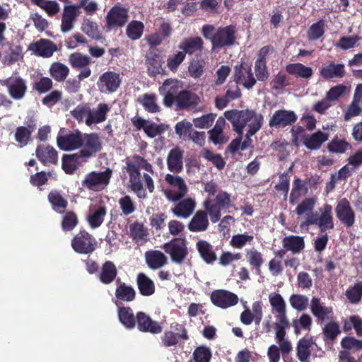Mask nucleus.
<instances>
[{
	"label": "nucleus",
	"instance_id": "obj_1",
	"mask_svg": "<svg viewBox=\"0 0 362 362\" xmlns=\"http://www.w3.org/2000/svg\"><path fill=\"white\" fill-rule=\"evenodd\" d=\"M225 117L230 122L233 130L241 136L243 129L248 125L249 130L246 133L245 139L241 141V150L245 151L253 147L251 136L255 135L261 128L263 124L264 117L262 114L256 112L253 110H230L224 112Z\"/></svg>",
	"mask_w": 362,
	"mask_h": 362
},
{
	"label": "nucleus",
	"instance_id": "obj_2",
	"mask_svg": "<svg viewBox=\"0 0 362 362\" xmlns=\"http://www.w3.org/2000/svg\"><path fill=\"white\" fill-rule=\"evenodd\" d=\"M90 140L95 145V151L102 150V142L97 133L83 134L78 129L74 131H60L57 137L58 147L65 151L87 148V142Z\"/></svg>",
	"mask_w": 362,
	"mask_h": 362
},
{
	"label": "nucleus",
	"instance_id": "obj_3",
	"mask_svg": "<svg viewBox=\"0 0 362 362\" xmlns=\"http://www.w3.org/2000/svg\"><path fill=\"white\" fill-rule=\"evenodd\" d=\"M140 168L146 171L153 173V166L144 158L134 155L132 160L127 161L126 170L129 176V184L131 189L136 193L139 199H146L147 194L144 189L143 184L141 180V175Z\"/></svg>",
	"mask_w": 362,
	"mask_h": 362
},
{
	"label": "nucleus",
	"instance_id": "obj_4",
	"mask_svg": "<svg viewBox=\"0 0 362 362\" xmlns=\"http://www.w3.org/2000/svg\"><path fill=\"white\" fill-rule=\"evenodd\" d=\"M95 145L88 140L87 148H81L78 152L72 154H64L62 158V168L66 174L72 175L83 163L99 151H95Z\"/></svg>",
	"mask_w": 362,
	"mask_h": 362
},
{
	"label": "nucleus",
	"instance_id": "obj_5",
	"mask_svg": "<svg viewBox=\"0 0 362 362\" xmlns=\"http://www.w3.org/2000/svg\"><path fill=\"white\" fill-rule=\"evenodd\" d=\"M204 207L208 211L212 223H217L221 216V209H229L235 207L230 199V194L225 191H220L215 198V203L207 199L204 202Z\"/></svg>",
	"mask_w": 362,
	"mask_h": 362
},
{
	"label": "nucleus",
	"instance_id": "obj_6",
	"mask_svg": "<svg viewBox=\"0 0 362 362\" xmlns=\"http://www.w3.org/2000/svg\"><path fill=\"white\" fill-rule=\"evenodd\" d=\"M112 170L107 168L104 171H91L87 173L81 181L83 187L93 192L103 190L110 183Z\"/></svg>",
	"mask_w": 362,
	"mask_h": 362
},
{
	"label": "nucleus",
	"instance_id": "obj_7",
	"mask_svg": "<svg viewBox=\"0 0 362 362\" xmlns=\"http://www.w3.org/2000/svg\"><path fill=\"white\" fill-rule=\"evenodd\" d=\"M320 216L317 213H312L308 216L304 225H317L320 228L321 233L327 230L333 229L334 227V218L332 215V206L330 204H325L319 209Z\"/></svg>",
	"mask_w": 362,
	"mask_h": 362
},
{
	"label": "nucleus",
	"instance_id": "obj_8",
	"mask_svg": "<svg viewBox=\"0 0 362 362\" xmlns=\"http://www.w3.org/2000/svg\"><path fill=\"white\" fill-rule=\"evenodd\" d=\"M163 248L170 256L172 261L176 264L183 263L189 253L185 238H175L165 243Z\"/></svg>",
	"mask_w": 362,
	"mask_h": 362
},
{
	"label": "nucleus",
	"instance_id": "obj_9",
	"mask_svg": "<svg viewBox=\"0 0 362 362\" xmlns=\"http://www.w3.org/2000/svg\"><path fill=\"white\" fill-rule=\"evenodd\" d=\"M71 245L76 252L88 255L95 251L96 240L88 231L81 230L74 235Z\"/></svg>",
	"mask_w": 362,
	"mask_h": 362
},
{
	"label": "nucleus",
	"instance_id": "obj_10",
	"mask_svg": "<svg viewBox=\"0 0 362 362\" xmlns=\"http://www.w3.org/2000/svg\"><path fill=\"white\" fill-rule=\"evenodd\" d=\"M340 344L343 349L339 352V361L341 362H358L352 354L362 350V340L346 336L342 338Z\"/></svg>",
	"mask_w": 362,
	"mask_h": 362
},
{
	"label": "nucleus",
	"instance_id": "obj_11",
	"mask_svg": "<svg viewBox=\"0 0 362 362\" xmlns=\"http://www.w3.org/2000/svg\"><path fill=\"white\" fill-rule=\"evenodd\" d=\"M128 19V9L120 5H115L110 9L105 16V28L109 30L122 28L125 25Z\"/></svg>",
	"mask_w": 362,
	"mask_h": 362
},
{
	"label": "nucleus",
	"instance_id": "obj_12",
	"mask_svg": "<svg viewBox=\"0 0 362 362\" xmlns=\"http://www.w3.org/2000/svg\"><path fill=\"white\" fill-rule=\"evenodd\" d=\"M236 28L230 25L218 28L214 33L212 49H221L233 45L236 40Z\"/></svg>",
	"mask_w": 362,
	"mask_h": 362
},
{
	"label": "nucleus",
	"instance_id": "obj_13",
	"mask_svg": "<svg viewBox=\"0 0 362 362\" xmlns=\"http://www.w3.org/2000/svg\"><path fill=\"white\" fill-rule=\"evenodd\" d=\"M335 214L338 220L346 228L354 226L356 214L346 198H342L337 202Z\"/></svg>",
	"mask_w": 362,
	"mask_h": 362
},
{
	"label": "nucleus",
	"instance_id": "obj_14",
	"mask_svg": "<svg viewBox=\"0 0 362 362\" xmlns=\"http://www.w3.org/2000/svg\"><path fill=\"white\" fill-rule=\"evenodd\" d=\"M181 86L180 82L177 79L168 78L163 85L159 87V93L164 96L163 104L165 107H171L175 102L176 97L178 95Z\"/></svg>",
	"mask_w": 362,
	"mask_h": 362
},
{
	"label": "nucleus",
	"instance_id": "obj_15",
	"mask_svg": "<svg viewBox=\"0 0 362 362\" xmlns=\"http://www.w3.org/2000/svg\"><path fill=\"white\" fill-rule=\"evenodd\" d=\"M165 181L170 187L178 189V192L174 194H173L170 190H166L165 194L168 199L174 202L178 201L183 198L187 193L188 187L182 177L168 173L165 176Z\"/></svg>",
	"mask_w": 362,
	"mask_h": 362
},
{
	"label": "nucleus",
	"instance_id": "obj_16",
	"mask_svg": "<svg viewBox=\"0 0 362 362\" xmlns=\"http://www.w3.org/2000/svg\"><path fill=\"white\" fill-rule=\"evenodd\" d=\"M297 119L298 117L294 111L281 109L274 112L269 119V125L276 129L284 128L293 124Z\"/></svg>",
	"mask_w": 362,
	"mask_h": 362
},
{
	"label": "nucleus",
	"instance_id": "obj_17",
	"mask_svg": "<svg viewBox=\"0 0 362 362\" xmlns=\"http://www.w3.org/2000/svg\"><path fill=\"white\" fill-rule=\"evenodd\" d=\"M210 298L214 305L222 309L234 306L238 303V297L236 294L224 289L214 290Z\"/></svg>",
	"mask_w": 362,
	"mask_h": 362
},
{
	"label": "nucleus",
	"instance_id": "obj_18",
	"mask_svg": "<svg viewBox=\"0 0 362 362\" xmlns=\"http://www.w3.org/2000/svg\"><path fill=\"white\" fill-rule=\"evenodd\" d=\"M136 325H137L138 329L141 332H149L156 334H160L163 330V327L159 322L153 320L144 312H138L136 315Z\"/></svg>",
	"mask_w": 362,
	"mask_h": 362
},
{
	"label": "nucleus",
	"instance_id": "obj_19",
	"mask_svg": "<svg viewBox=\"0 0 362 362\" xmlns=\"http://www.w3.org/2000/svg\"><path fill=\"white\" fill-rule=\"evenodd\" d=\"M25 126L18 127L14 134L15 141L20 147L28 145L31 141V136L37 128L35 120L33 117H30L25 122Z\"/></svg>",
	"mask_w": 362,
	"mask_h": 362
},
{
	"label": "nucleus",
	"instance_id": "obj_20",
	"mask_svg": "<svg viewBox=\"0 0 362 362\" xmlns=\"http://www.w3.org/2000/svg\"><path fill=\"white\" fill-rule=\"evenodd\" d=\"M184 150L178 146L173 148L167 156V166L170 172L179 174L183 170Z\"/></svg>",
	"mask_w": 362,
	"mask_h": 362
},
{
	"label": "nucleus",
	"instance_id": "obj_21",
	"mask_svg": "<svg viewBox=\"0 0 362 362\" xmlns=\"http://www.w3.org/2000/svg\"><path fill=\"white\" fill-rule=\"evenodd\" d=\"M289 326L288 320H286V322L281 323L278 321L274 323V328L276 330L275 338L280 346L281 352L283 356H286L290 354L292 351L291 343L286 339V328Z\"/></svg>",
	"mask_w": 362,
	"mask_h": 362
},
{
	"label": "nucleus",
	"instance_id": "obj_22",
	"mask_svg": "<svg viewBox=\"0 0 362 362\" xmlns=\"http://www.w3.org/2000/svg\"><path fill=\"white\" fill-rule=\"evenodd\" d=\"M29 49L33 51L35 55L44 58H49L57 51V45L47 39H40L29 46Z\"/></svg>",
	"mask_w": 362,
	"mask_h": 362
},
{
	"label": "nucleus",
	"instance_id": "obj_23",
	"mask_svg": "<svg viewBox=\"0 0 362 362\" xmlns=\"http://www.w3.org/2000/svg\"><path fill=\"white\" fill-rule=\"evenodd\" d=\"M52 209L59 214H64L69 205L66 194L59 189H52L47 195Z\"/></svg>",
	"mask_w": 362,
	"mask_h": 362
},
{
	"label": "nucleus",
	"instance_id": "obj_24",
	"mask_svg": "<svg viewBox=\"0 0 362 362\" xmlns=\"http://www.w3.org/2000/svg\"><path fill=\"white\" fill-rule=\"evenodd\" d=\"M204 40L202 37H189L184 38L178 45L179 49L184 53L186 57L188 55H193L197 52H202L204 49Z\"/></svg>",
	"mask_w": 362,
	"mask_h": 362
},
{
	"label": "nucleus",
	"instance_id": "obj_25",
	"mask_svg": "<svg viewBox=\"0 0 362 362\" xmlns=\"http://www.w3.org/2000/svg\"><path fill=\"white\" fill-rule=\"evenodd\" d=\"M35 154L37 159L44 165H56L58 162V153L49 145H38Z\"/></svg>",
	"mask_w": 362,
	"mask_h": 362
},
{
	"label": "nucleus",
	"instance_id": "obj_26",
	"mask_svg": "<svg viewBox=\"0 0 362 362\" xmlns=\"http://www.w3.org/2000/svg\"><path fill=\"white\" fill-rule=\"evenodd\" d=\"M161 61L162 57L159 49L157 48H150L146 55V64L148 74L150 76H156L160 74Z\"/></svg>",
	"mask_w": 362,
	"mask_h": 362
},
{
	"label": "nucleus",
	"instance_id": "obj_27",
	"mask_svg": "<svg viewBox=\"0 0 362 362\" xmlns=\"http://www.w3.org/2000/svg\"><path fill=\"white\" fill-rule=\"evenodd\" d=\"M208 214L206 209L198 210L187 225L189 230L195 233L206 231L209 226Z\"/></svg>",
	"mask_w": 362,
	"mask_h": 362
},
{
	"label": "nucleus",
	"instance_id": "obj_28",
	"mask_svg": "<svg viewBox=\"0 0 362 362\" xmlns=\"http://www.w3.org/2000/svg\"><path fill=\"white\" fill-rule=\"evenodd\" d=\"M320 74L325 80L342 78L346 75L345 66L344 64H336L334 62H330L328 64L320 68Z\"/></svg>",
	"mask_w": 362,
	"mask_h": 362
},
{
	"label": "nucleus",
	"instance_id": "obj_29",
	"mask_svg": "<svg viewBox=\"0 0 362 362\" xmlns=\"http://www.w3.org/2000/svg\"><path fill=\"white\" fill-rule=\"evenodd\" d=\"M199 102L200 99L197 94L187 90H183L176 97L175 103L180 109L187 110L196 107Z\"/></svg>",
	"mask_w": 362,
	"mask_h": 362
},
{
	"label": "nucleus",
	"instance_id": "obj_30",
	"mask_svg": "<svg viewBox=\"0 0 362 362\" xmlns=\"http://www.w3.org/2000/svg\"><path fill=\"white\" fill-rule=\"evenodd\" d=\"M121 83V78L119 74L108 71L103 73L100 77L98 81V86L100 88L105 87L106 90L110 93H113L117 90Z\"/></svg>",
	"mask_w": 362,
	"mask_h": 362
},
{
	"label": "nucleus",
	"instance_id": "obj_31",
	"mask_svg": "<svg viewBox=\"0 0 362 362\" xmlns=\"http://www.w3.org/2000/svg\"><path fill=\"white\" fill-rule=\"evenodd\" d=\"M314 344L313 337L310 335H306L299 339L297 343L296 356L300 362L309 361Z\"/></svg>",
	"mask_w": 362,
	"mask_h": 362
},
{
	"label": "nucleus",
	"instance_id": "obj_32",
	"mask_svg": "<svg viewBox=\"0 0 362 362\" xmlns=\"http://www.w3.org/2000/svg\"><path fill=\"white\" fill-rule=\"evenodd\" d=\"M117 287L115 289V297L118 300L124 302H132L136 298V293L135 289L121 281L120 278L116 279Z\"/></svg>",
	"mask_w": 362,
	"mask_h": 362
},
{
	"label": "nucleus",
	"instance_id": "obj_33",
	"mask_svg": "<svg viewBox=\"0 0 362 362\" xmlns=\"http://www.w3.org/2000/svg\"><path fill=\"white\" fill-rule=\"evenodd\" d=\"M196 248L201 258L209 264H214L217 259V255L214 247L204 240H199L196 243Z\"/></svg>",
	"mask_w": 362,
	"mask_h": 362
},
{
	"label": "nucleus",
	"instance_id": "obj_34",
	"mask_svg": "<svg viewBox=\"0 0 362 362\" xmlns=\"http://www.w3.org/2000/svg\"><path fill=\"white\" fill-rule=\"evenodd\" d=\"M117 273L116 265L112 261L108 260L103 264L98 277L102 284L108 285L116 279Z\"/></svg>",
	"mask_w": 362,
	"mask_h": 362
},
{
	"label": "nucleus",
	"instance_id": "obj_35",
	"mask_svg": "<svg viewBox=\"0 0 362 362\" xmlns=\"http://www.w3.org/2000/svg\"><path fill=\"white\" fill-rule=\"evenodd\" d=\"M329 139V134L317 131L310 135H305L303 144L309 150L320 149L323 143Z\"/></svg>",
	"mask_w": 362,
	"mask_h": 362
},
{
	"label": "nucleus",
	"instance_id": "obj_36",
	"mask_svg": "<svg viewBox=\"0 0 362 362\" xmlns=\"http://www.w3.org/2000/svg\"><path fill=\"white\" fill-rule=\"evenodd\" d=\"M109 111L110 107L106 103H99L96 110L90 108V113L85 121L86 124L90 126L93 124H99L105 121Z\"/></svg>",
	"mask_w": 362,
	"mask_h": 362
},
{
	"label": "nucleus",
	"instance_id": "obj_37",
	"mask_svg": "<svg viewBox=\"0 0 362 362\" xmlns=\"http://www.w3.org/2000/svg\"><path fill=\"white\" fill-rule=\"evenodd\" d=\"M129 233L132 238L139 245H143L148 240V232L142 222L138 221L129 225Z\"/></svg>",
	"mask_w": 362,
	"mask_h": 362
},
{
	"label": "nucleus",
	"instance_id": "obj_38",
	"mask_svg": "<svg viewBox=\"0 0 362 362\" xmlns=\"http://www.w3.org/2000/svg\"><path fill=\"white\" fill-rule=\"evenodd\" d=\"M107 214V209L105 206H93L90 209V212L87 216V221L91 228L100 227L104 221Z\"/></svg>",
	"mask_w": 362,
	"mask_h": 362
},
{
	"label": "nucleus",
	"instance_id": "obj_39",
	"mask_svg": "<svg viewBox=\"0 0 362 362\" xmlns=\"http://www.w3.org/2000/svg\"><path fill=\"white\" fill-rule=\"evenodd\" d=\"M148 267L151 269H158L167 264V257L159 250L148 251L145 254Z\"/></svg>",
	"mask_w": 362,
	"mask_h": 362
},
{
	"label": "nucleus",
	"instance_id": "obj_40",
	"mask_svg": "<svg viewBox=\"0 0 362 362\" xmlns=\"http://www.w3.org/2000/svg\"><path fill=\"white\" fill-rule=\"evenodd\" d=\"M136 285L139 293L144 296H150L155 293L154 282L146 274L139 273L136 276Z\"/></svg>",
	"mask_w": 362,
	"mask_h": 362
},
{
	"label": "nucleus",
	"instance_id": "obj_41",
	"mask_svg": "<svg viewBox=\"0 0 362 362\" xmlns=\"http://www.w3.org/2000/svg\"><path fill=\"white\" fill-rule=\"evenodd\" d=\"M269 303L277 313L276 319L281 323L286 322L287 320L286 310V303L282 296L279 293H274V295L269 296Z\"/></svg>",
	"mask_w": 362,
	"mask_h": 362
},
{
	"label": "nucleus",
	"instance_id": "obj_42",
	"mask_svg": "<svg viewBox=\"0 0 362 362\" xmlns=\"http://www.w3.org/2000/svg\"><path fill=\"white\" fill-rule=\"evenodd\" d=\"M8 90L11 97L15 100L22 99L27 90L25 81L21 77H17L8 85Z\"/></svg>",
	"mask_w": 362,
	"mask_h": 362
},
{
	"label": "nucleus",
	"instance_id": "obj_43",
	"mask_svg": "<svg viewBox=\"0 0 362 362\" xmlns=\"http://www.w3.org/2000/svg\"><path fill=\"white\" fill-rule=\"evenodd\" d=\"M196 203L194 199L187 198L180 202L173 209V212L178 217L188 218L194 211Z\"/></svg>",
	"mask_w": 362,
	"mask_h": 362
},
{
	"label": "nucleus",
	"instance_id": "obj_44",
	"mask_svg": "<svg viewBox=\"0 0 362 362\" xmlns=\"http://www.w3.org/2000/svg\"><path fill=\"white\" fill-rule=\"evenodd\" d=\"M283 247L286 250L291 251L293 254L300 252L305 247L303 237L289 235L282 240Z\"/></svg>",
	"mask_w": 362,
	"mask_h": 362
},
{
	"label": "nucleus",
	"instance_id": "obj_45",
	"mask_svg": "<svg viewBox=\"0 0 362 362\" xmlns=\"http://www.w3.org/2000/svg\"><path fill=\"white\" fill-rule=\"evenodd\" d=\"M310 310L312 314L317 318V322H323L327 315L332 313L331 308L323 306L320 299L315 296L311 299Z\"/></svg>",
	"mask_w": 362,
	"mask_h": 362
},
{
	"label": "nucleus",
	"instance_id": "obj_46",
	"mask_svg": "<svg viewBox=\"0 0 362 362\" xmlns=\"http://www.w3.org/2000/svg\"><path fill=\"white\" fill-rule=\"evenodd\" d=\"M225 124V119L220 117L216 120L214 127L208 132L209 139L216 145L223 144L226 141L223 132Z\"/></svg>",
	"mask_w": 362,
	"mask_h": 362
},
{
	"label": "nucleus",
	"instance_id": "obj_47",
	"mask_svg": "<svg viewBox=\"0 0 362 362\" xmlns=\"http://www.w3.org/2000/svg\"><path fill=\"white\" fill-rule=\"evenodd\" d=\"M117 313L119 322L126 328L131 329L135 327L136 319L130 307H119Z\"/></svg>",
	"mask_w": 362,
	"mask_h": 362
},
{
	"label": "nucleus",
	"instance_id": "obj_48",
	"mask_svg": "<svg viewBox=\"0 0 362 362\" xmlns=\"http://www.w3.org/2000/svg\"><path fill=\"white\" fill-rule=\"evenodd\" d=\"M362 98V85L357 86L354 98V100L349 106L346 113L344 114V119L348 121L353 117L359 115L361 109L359 106V101Z\"/></svg>",
	"mask_w": 362,
	"mask_h": 362
},
{
	"label": "nucleus",
	"instance_id": "obj_49",
	"mask_svg": "<svg viewBox=\"0 0 362 362\" xmlns=\"http://www.w3.org/2000/svg\"><path fill=\"white\" fill-rule=\"evenodd\" d=\"M286 71L291 75L304 78H309L313 74L311 67L301 63L289 64L286 66Z\"/></svg>",
	"mask_w": 362,
	"mask_h": 362
},
{
	"label": "nucleus",
	"instance_id": "obj_50",
	"mask_svg": "<svg viewBox=\"0 0 362 362\" xmlns=\"http://www.w3.org/2000/svg\"><path fill=\"white\" fill-rule=\"evenodd\" d=\"M76 16L75 6H66L62 18L61 29L63 33L71 30L73 28V23Z\"/></svg>",
	"mask_w": 362,
	"mask_h": 362
},
{
	"label": "nucleus",
	"instance_id": "obj_51",
	"mask_svg": "<svg viewBox=\"0 0 362 362\" xmlns=\"http://www.w3.org/2000/svg\"><path fill=\"white\" fill-rule=\"evenodd\" d=\"M327 148L330 153L342 154L351 148V145L345 139H340L337 135L328 143Z\"/></svg>",
	"mask_w": 362,
	"mask_h": 362
},
{
	"label": "nucleus",
	"instance_id": "obj_52",
	"mask_svg": "<svg viewBox=\"0 0 362 362\" xmlns=\"http://www.w3.org/2000/svg\"><path fill=\"white\" fill-rule=\"evenodd\" d=\"M245 256L250 265L255 269L257 274H260L261 267L264 262L262 254L257 250L249 249L246 250Z\"/></svg>",
	"mask_w": 362,
	"mask_h": 362
},
{
	"label": "nucleus",
	"instance_id": "obj_53",
	"mask_svg": "<svg viewBox=\"0 0 362 362\" xmlns=\"http://www.w3.org/2000/svg\"><path fill=\"white\" fill-rule=\"evenodd\" d=\"M50 76L57 81H64L69 74V69L67 66L61 62H54L49 68Z\"/></svg>",
	"mask_w": 362,
	"mask_h": 362
},
{
	"label": "nucleus",
	"instance_id": "obj_54",
	"mask_svg": "<svg viewBox=\"0 0 362 362\" xmlns=\"http://www.w3.org/2000/svg\"><path fill=\"white\" fill-rule=\"evenodd\" d=\"M204 60L199 59L198 56L196 55L189 62L188 66V74L194 79L199 78L204 73Z\"/></svg>",
	"mask_w": 362,
	"mask_h": 362
},
{
	"label": "nucleus",
	"instance_id": "obj_55",
	"mask_svg": "<svg viewBox=\"0 0 362 362\" xmlns=\"http://www.w3.org/2000/svg\"><path fill=\"white\" fill-rule=\"evenodd\" d=\"M138 101L148 112L156 113L160 110V106L156 103L155 94L145 93L139 98Z\"/></svg>",
	"mask_w": 362,
	"mask_h": 362
},
{
	"label": "nucleus",
	"instance_id": "obj_56",
	"mask_svg": "<svg viewBox=\"0 0 362 362\" xmlns=\"http://www.w3.org/2000/svg\"><path fill=\"white\" fill-rule=\"evenodd\" d=\"M144 25L139 21H132L127 26L126 35L132 40H139L143 35Z\"/></svg>",
	"mask_w": 362,
	"mask_h": 362
},
{
	"label": "nucleus",
	"instance_id": "obj_57",
	"mask_svg": "<svg viewBox=\"0 0 362 362\" xmlns=\"http://www.w3.org/2000/svg\"><path fill=\"white\" fill-rule=\"evenodd\" d=\"M69 62L73 69H82L88 66L91 63V59L88 56L74 52L69 55Z\"/></svg>",
	"mask_w": 362,
	"mask_h": 362
},
{
	"label": "nucleus",
	"instance_id": "obj_58",
	"mask_svg": "<svg viewBox=\"0 0 362 362\" xmlns=\"http://www.w3.org/2000/svg\"><path fill=\"white\" fill-rule=\"evenodd\" d=\"M62 220V228L64 231H71L78 223V218L74 211H65Z\"/></svg>",
	"mask_w": 362,
	"mask_h": 362
},
{
	"label": "nucleus",
	"instance_id": "obj_59",
	"mask_svg": "<svg viewBox=\"0 0 362 362\" xmlns=\"http://www.w3.org/2000/svg\"><path fill=\"white\" fill-rule=\"evenodd\" d=\"M202 156L206 160L211 161L218 170L224 168L226 162L221 154L214 153L212 151L204 148L202 151Z\"/></svg>",
	"mask_w": 362,
	"mask_h": 362
},
{
	"label": "nucleus",
	"instance_id": "obj_60",
	"mask_svg": "<svg viewBox=\"0 0 362 362\" xmlns=\"http://www.w3.org/2000/svg\"><path fill=\"white\" fill-rule=\"evenodd\" d=\"M339 334V326L336 322H329L326 324L323 328V335L325 340H329L333 342L335 341Z\"/></svg>",
	"mask_w": 362,
	"mask_h": 362
},
{
	"label": "nucleus",
	"instance_id": "obj_61",
	"mask_svg": "<svg viewBox=\"0 0 362 362\" xmlns=\"http://www.w3.org/2000/svg\"><path fill=\"white\" fill-rule=\"evenodd\" d=\"M324 21L320 20L311 25L308 30V37L310 41L320 39L325 33Z\"/></svg>",
	"mask_w": 362,
	"mask_h": 362
},
{
	"label": "nucleus",
	"instance_id": "obj_62",
	"mask_svg": "<svg viewBox=\"0 0 362 362\" xmlns=\"http://www.w3.org/2000/svg\"><path fill=\"white\" fill-rule=\"evenodd\" d=\"M288 173L284 172L279 175V183L274 186V189L278 192H282L284 199L286 200L290 188V180Z\"/></svg>",
	"mask_w": 362,
	"mask_h": 362
},
{
	"label": "nucleus",
	"instance_id": "obj_63",
	"mask_svg": "<svg viewBox=\"0 0 362 362\" xmlns=\"http://www.w3.org/2000/svg\"><path fill=\"white\" fill-rule=\"evenodd\" d=\"M212 354L210 349L204 346H200L195 349L193 358L195 362H209Z\"/></svg>",
	"mask_w": 362,
	"mask_h": 362
},
{
	"label": "nucleus",
	"instance_id": "obj_64",
	"mask_svg": "<svg viewBox=\"0 0 362 362\" xmlns=\"http://www.w3.org/2000/svg\"><path fill=\"white\" fill-rule=\"evenodd\" d=\"M346 297L350 303L356 304L361 301L362 298V287L356 283L354 286L348 288L345 292Z\"/></svg>",
	"mask_w": 362,
	"mask_h": 362
}]
</instances>
